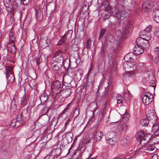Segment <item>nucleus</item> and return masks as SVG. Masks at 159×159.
Wrapping results in <instances>:
<instances>
[{"mask_svg":"<svg viewBox=\"0 0 159 159\" xmlns=\"http://www.w3.org/2000/svg\"><path fill=\"white\" fill-rule=\"evenodd\" d=\"M123 66L124 69L128 72L127 75L129 76L134 77V73L133 70L136 69V65L133 62L125 61L124 62Z\"/></svg>","mask_w":159,"mask_h":159,"instance_id":"f257e3e1","label":"nucleus"},{"mask_svg":"<svg viewBox=\"0 0 159 159\" xmlns=\"http://www.w3.org/2000/svg\"><path fill=\"white\" fill-rule=\"evenodd\" d=\"M5 70L6 78L9 84H11L15 80L13 67L12 66H6Z\"/></svg>","mask_w":159,"mask_h":159,"instance_id":"f03ea898","label":"nucleus"},{"mask_svg":"<svg viewBox=\"0 0 159 159\" xmlns=\"http://www.w3.org/2000/svg\"><path fill=\"white\" fill-rule=\"evenodd\" d=\"M147 39V38H143L141 37L138 38L136 40L137 46H141L143 48L144 50V49L146 50H148L149 47L148 41L149 40Z\"/></svg>","mask_w":159,"mask_h":159,"instance_id":"7ed1b4c3","label":"nucleus"},{"mask_svg":"<svg viewBox=\"0 0 159 159\" xmlns=\"http://www.w3.org/2000/svg\"><path fill=\"white\" fill-rule=\"evenodd\" d=\"M153 97L152 95L150 93H144L141 96L142 100L144 104L147 105L152 101Z\"/></svg>","mask_w":159,"mask_h":159,"instance_id":"20e7f679","label":"nucleus"},{"mask_svg":"<svg viewBox=\"0 0 159 159\" xmlns=\"http://www.w3.org/2000/svg\"><path fill=\"white\" fill-rule=\"evenodd\" d=\"M102 132L100 131H97L94 133L93 137H90L88 140V143H93L95 142L99 141L103 136Z\"/></svg>","mask_w":159,"mask_h":159,"instance_id":"39448f33","label":"nucleus"},{"mask_svg":"<svg viewBox=\"0 0 159 159\" xmlns=\"http://www.w3.org/2000/svg\"><path fill=\"white\" fill-rule=\"evenodd\" d=\"M63 55L64 53L61 50L59 49L54 54V59H52L51 60L61 64L64 60Z\"/></svg>","mask_w":159,"mask_h":159,"instance_id":"423d86ee","label":"nucleus"},{"mask_svg":"<svg viewBox=\"0 0 159 159\" xmlns=\"http://www.w3.org/2000/svg\"><path fill=\"white\" fill-rule=\"evenodd\" d=\"M132 25L129 22H126L124 23L123 27V32L120 35V36H125L127 34L130 32L132 30Z\"/></svg>","mask_w":159,"mask_h":159,"instance_id":"0eeeda50","label":"nucleus"},{"mask_svg":"<svg viewBox=\"0 0 159 159\" xmlns=\"http://www.w3.org/2000/svg\"><path fill=\"white\" fill-rule=\"evenodd\" d=\"M49 63L51 68L53 70L55 71L60 70L62 67L61 63L55 62L53 60H51Z\"/></svg>","mask_w":159,"mask_h":159,"instance_id":"6e6552de","label":"nucleus"},{"mask_svg":"<svg viewBox=\"0 0 159 159\" xmlns=\"http://www.w3.org/2000/svg\"><path fill=\"white\" fill-rule=\"evenodd\" d=\"M39 107L41 106H43L42 109V115H41L40 118V119H42L43 118V116H44V117L45 118V121H47L48 120V116L47 115H46L45 114L48 112V108L47 107H45L43 105L39 104Z\"/></svg>","mask_w":159,"mask_h":159,"instance_id":"1a4fd4ad","label":"nucleus"},{"mask_svg":"<svg viewBox=\"0 0 159 159\" xmlns=\"http://www.w3.org/2000/svg\"><path fill=\"white\" fill-rule=\"evenodd\" d=\"M61 84L60 81L56 80L52 83L51 89L52 91H57L61 87Z\"/></svg>","mask_w":159,"mask_h":159,"instance_id":"9d476101","label":"nucleus"},{"mask_svg":"<svg viewBox=\"0 0 159 159\" xmlns=\"http://www.w3.org/2000/svg\"><path fill=\"white\" fill-rule=\"evenodd\" d=\"M109 63L111 69L115 70L117 67V63L114 57L111 56H109Z\"/></svg>","mask_w":159,"mask_h":159,"instance_id":"9b49d317","label":"nucleus"},{"mask_svg":"<svg viewBox=\"0 0 159 159\" xmlns=\"http://www.w3.org/2000/svg\"><path fill=\"white\" fill-rule=\"evenodd\" d=\"M142 9L145 11H152L151 1L144 2L142 5Z\"/></svg>","mask_w":159,"mask_h":159,"instance_id":"f8f14e48","label":"nucleus"},{"mask_svg":"<svg viewBox=\"0 0 159 159\" xmlns=\"http://www.w3.org/2000/svg\"><path fill=\"white\" fill-rule=\"evenodd\" d=\"M152 11L153 12V14L155 13L157 11H159V2L158 1H151Z\"/></svg>","mask_w":159,"mask_h":159,"instance_id":"ddd939ff","label":"nucleus"},{"mask_svg":"<svg viewBox=\"0 0 159 159\" xmlns=\"http://www.w3.org/2000/svg\"><path fill=\"white\" fill-rule=\"evenodd\" d=\"M102 5L105 7V11L110 13V16H112L114 14L113 10L111 9V6L108 4L107 1H104L102 3Z\"/></svg>","mask_w":159,"mask_h":159,"instance_id":"4468645a","label":"nucleus"},{"mask_svg":"<svg viewBox=\"0 0 159 159\" xmlns=\"http://www.w3.org/2000/svg\"><path fill=\"white\" fill-rule=\"evenodd\" d=\"M125 12L124 11H118L117 12H115V15H112L113 17H116L117 20H122L124 18Z\"/></svg>","mask_w":159,"mask_h":159,"instance_id":"2eb2a0df","label":"nucleus"},{"mask_svg":"<svg viewBox=\"0 0 159 159\" xmlns=\"http://www.w3.org/2000/svg\"><path fill=\"white\" fill-rule=\"evenodd\" d=\"M73 134L70 132L66 133L62 136L63 138L65 139L67 141L68 143L71 142L73 139Z\"/></svg>","mask_w":159,"mask_h":159,"instance_id":"dca6fc26","label":"nucleus"},{"mask_svg":"<svg viewBox=\"0 0 159 159\" xmlns=\"http://www.w3.org/2000/svg\"><path fill=\"white\" fill-rule=\"evenodd\" d=\"M134 54L139 55L143 53L144 51L143 48L141 46H137V44L135 46V47L133 48Z\"/></svg>","mask_w":159,"mask_h":159,"instance_id":"f3484780","label":"nucleus"},{"mask_svg":"<svg viewBox=\"0 0 159 159\" xmlns=\"http://www.w3.org/2000/svg\"><path fill=\"white\" fill-rule=\"evenodd\" d=\"M81 71L80 70H77L76 68L73 75L74 79L76 81H80L81 79Z\"/></svg>","mask_w":159,"mask_h":159,"instance_id":"a211bd4d","label":"nucleus"},{"mask_svg":"<svg viewBox=\"0 0 159 159\" xmlns=\"http://www.w3.org/2000/svg\"><path fill=\"white\" fill-rule=\"evenodd\" d=\"M36 17L38 21H40L43 18V13L39 7L36 9Z\"/></svg>","mask_w":159,"mask_h":159,"instance_id":"6ab92c4d","label":"nucleus"},{"mask_svg":"<svg viewBox=\"0 0 159 159\" xmlns=\"http://www.w3.org/2000/svg\"><path fill=\"white\" fill-rule=\"evenodd\" d=\"M14 43L9 42L7 45V48L8 51L12 53H15L16 51Z\"/></svg>","mask_w":159,"mask_h":159,"instance_id":"aec40b11","label":"nucleus"},{"mask_svg":"<svg viewBox=\"0 0 159 159\" xmlns=\"http://www.w3.org/2000/svg\"><path fill=\"white\" fill-rule=\"evenodd\" d=\"M159 125H158L157 124L155 123L152 127V129L154 132V134L156 136H158L159 135Z\"/></svg>","mask_w":159,"mask_h":159,"instance_id":"412c9836","label":"nucleus"},{"mask_svg":"<svg viewBox=\"0 0 159 159\" xmlns=\"http://www.w3.org/2000/svg\"><path fill=\"white\" fill-rule=\"evenodd\" d=\"M71 93V89H67L64 90L61 92V94L64 98H67L70 96Z\"/></svg>","mask_w":159,"mask_h":159,"instance_id":"4be33fe9","label":"nucleus"},{"mask_svg":"<svg viewBox=\"0 0 159 159\" xmlns=\"http://www.w3.org/2000/svg\"><path fill=\"white\" fill-rule=\"evenodd\" d=\"M61 66L63 65L65 68L66 70L67 68L71 67V63L70 60L68 59H66L65 60H63L61 64Z\"/></svg>","mask_w":159,"mask_h":159,"instance_id":"5701e85b","label":"nucleus"},{"mask_svg":"<svg viewBox=\"0 0 159 159\" xmlns=\"http://www.w3.org/2000/svg\"><path fill=\"white\" fill-rule=\"evenodd\" d=\"M144 135V133L142 131H138L136 135H135V137L137 139H138V141H140L141 143L143 141H141V139H143V136Z\"/></svg>","mask_w":159,"mask_h":159,"instance_id":"b1692460","label":"nucleus"},{"mask_svg":"<svg viewBox=\"0 0 159 159\" xmlns=\"http://www.w3.org/2000/svg\"><path fill=\"white\" fill-rule=\"evenodd\" d=\"M9 42H15L16 41V38L15 34L13 33L12 29H11L9 33Z\"/></svg>","mask_w":159,"mask_h":159,"instance_id":"393cba45","label":"nucleus"},{"mask_svg":"<svg viewBox=\"0 0 159 159\" xmlns=\"http://www.w3.org/2000/svg\"><path fill=\"white\" fill-rule=\"evenodd\" d=\"M152 27L151 25H148L146 29H145L146 31L147 32V37L146 38H147V40H150L151 38L150 33V32L152 30Z\"/></svg>","mask_w":159,"mask_h":159,"instance_id":"a878e982","label":"nucleus"},{"mask_svg":"<svg viewBox=\"0 0 159 159\" xmlns=\"http://www.w3.org/2000/svg\"><path fill=\"white\" fill-rule=\"evenodd\" d=\"M134 56L133 53L130 52L124 57V59L126 61H130L129 60H132L133 57Z\"/></svg>","mask_w":159,"mask_h":159,"instance_id":"bb28decb","label":"nucleus"},{"mask_svg":"<svg viewBox=\"0 0 159 159\" xmlns=\"http://www.w3.org/2000/svg\"><path fill=\"white\" fill-rule=\"evenodd\" d=\"M151 138V135L150 134L148 133L144 135L143 139H141V141L143 142V143H146Z\"/></svg>","mask_w":159,"mask_h":159,"instance_id":"cd10ccee","label":"nucleus"},{"mask_svg":"<svg viewBox=\"0 0 159 159\" xmlns=\"http://www.w3.org/2000/svg\"><path fill=\"white\" fill-rule=\"evenodd\" d=\"M63 80L66 84H69L71 83L72 78L71 76L66 75L63 77Z\"/></svg>","mask_w":159,"mask_h":159,"instance_id":"c85d7f7f","label":"nucleus"},{"mask_svg":"<svg viewBox=\"0 0 159 159\" xmlns=\"http://www.w3.org/2000/svg\"><path fill=\"white\" fill-rule=\"evenodd\" d=\"M152 121L151 120L149 121L148 119H142L140 121V123L143 125L144 126H148V125H149V126H150V124L151 123Z\"/></svg>","mask_w":159,"mask_h":159,"instance_id":"c756f323","label":"nucleus"},{"mask_svg":"<svg viewBox=\"0 0 159 159\" xmlns=\"http://www.w3.org/2000/svg\"><path fill=\"white\" fill-rule=\"evenodd\" d=\"M76 68H72L71 67L69 68L68 69V70H67V74H68L67 75L70 76H72L73 75V72L74 73V72Z\"/></svg>","mask_w":159,"mask_h":159,"instance_id":"7c9ffc66","label":"nucleus"},{"mask_svg":"<svg viewBox=\"0 0 159 159\" xmlns=\"http://www.w3.org/2000/svg\"><path fill=\"white\" fill-rule=\"evenodd\" d=\"M73 32V30H69L67 33L64 35L63 37L65 39H66L68 40L70 39L71 38Z\"/></svg>","mask_w":159,"mask_h":159,"instance_id":"2f4dec72","label":"nucleus"},{"mask_svg":"<svg viewBox=\"0 0 159 159\" xmlns=\"http://www.w3.org/2000/svg\"><path fill=\"white\" fill-rule=\"evenodd\" d=\"M28 101V97L25 96H24L21 98V105H22V106H25L27 104Z\"/></svg>","mask_w":159,"mask_h":159,"instance_id":"473e14b6","label":"nucleus"},{"mask_svg":"<svg viewBox=\"0 0 159 159\" xmlns=\"http://www.w3.org/2000/svg\"><path fill=\"white\" fill-rule=\"evenodd\" d=\"M153 14L154 20L157 23H159V10L157 11Z\"/></svg>","mask_w":159,"mask_h":159,"instance_id":"72a5a7b5","label":"nucleus"},{"mask_svg":"<svg viewBox=\"0 0 159 159\" xmlns=\"http://www.w3.org/2000/svg\"><path fill=\"white\" fill-rule=\"evenodd\" d=\"M40 99L41 102H45L48 99V95L45 93L42 94L40 96Z\"/></svg>","mask_w":159,"mask_h":159,"instance_id":"f704fd0d","label":"nucleus"},{"mask_svg":"<svg viewBox=\"0 0 159 159\" xmlns=\"http://www.w3.org/2000/svg\"><path fill=\"white\" fill-rule=\"evenodd\" d=\"M130 143L129 139H124L121 141V144L123 146L126 147L129 145Z\"/></svg>","mask_w":159,"mask_h":159,"instance_id":"c9c22d12","label":"nucleus"},{"mask_svg":"<svg viewBox=\"0 0 159 159\" xmlns=\"http://www.w3.org/2000/svg\"><path fill=\"white\" fill-rule=\"evenodd\" d=\"M20 115L22 118H26L28 117L29 116V114L28 113L27 109H24Z\"/></svg>","mask_w":159,"mask_h":159,"instance_id":"e433bc0d","label":"nucleus"},{"mask_svg":"<svg viewBox=\"0 0 159 159\" xmlns=\"http://www.w3.org/2000/svg\"><path fill=\"white\" fill-rule=\"evenodd\" d=\"M107 142L111 146H113L115 144L116 141L113 138H109L107 140Z\"/></svg>","mask_w":159,"mask_h":159,"instance_id":"4c0bfd02","label":"nucleus"},{"mask_svg":"<svg viewBox=\"0 0 159 159\" xmlns=\"http://www.w3.org/2000/svg\"><path fill=\"white\" fill-rule=\"evenodd\" d=\"M116 99L117 101L118 104H122V101H123V98L121 95L120 94H118L116 96Z\"/></svg>","mask_w":159,"mask_h":159,"instance_id":"58836bf2","label":"nucleus"},{"mask_svg":"<svg viewBox=\"0 0 159 159\" xmlns=\"http://www.w3.org/2000/svg\"><path fill=\"white\" fill-rule=\"evenodd\" d=\"M106 30L105 28H102L101 30L98 39L99 40H100L101 39L103 36L106 32Z\"/></svg>","mask_w":159,"mask_h":159,"instance_id":"ea45409f","label":"nucleus"},{"mask_svg":"<svg viewBox=\"0 0 159 159\" xmlns=\"http://www.w3.org/2000/svg\"><path fill=\"white\" fill-rule=\"evenodd\" d=\"M147 32L146 31V30H144L140 32L139 35L143 37V38H146V37H147Z\"/></svg>","mask_w":159,"mask_h":159,"instance_id":"a19ab883","label":"nucleus"},{"mask_svg":"<svg viewBox=\"0 0 159 159\" xmlns=\"http://www.w3.org/2000/svg\"><path fill=\"white\" fill-rule=\"evenodd\" d=\"M106 48L103 46L101 48L100 54L102 56H104Z\"/></svg>","mask_w":159,"mask_h":159,"instance_id":"79ce46f5","label":"nucleus"},{"mask_svg":"<svg viewBox=\"0 0 159 159\" xmlns=\"http://www.w3.org/2000/svg\"><path fill=\"white\" fill-rule=\"evenodd\" d=\"M121 130L122 131H126L127 129V125L126 123H124L121 126Z\"/></svg>","mask_w":159,"mask_h":159,"instance_id":"37998d69","label":"nucleus"},{"mask_svg":"<svg viewBox=\"0 0 159 159\" xmlns=\"http://www.w3.org/2000/svg\"><path fill=\"white\" fill-rule=\"evenodd\" d=\"M91 41L90 39H88L86 44V48L87 49H89L91 46Z\"/></svg>","mask_w":159,"mask_h":159,"instance_id":"c03bdc74","label":"nucleus"},{"mask_svg":"<svg viewBox=\"0 0 159 159\" xmlns=\"http://www.w3.org/2000/svg\"><path fill=\"white\" fill-rule=\"evenodd\" d=\"M21 3V0H14L13 2V4H14L15 3L16 7H17L19 5H20Z\"/></svg>","mask_w":159,"mask_h":159,"instance_id":"a18cd8bd","label":"nucleus"},{"mask_svg":"<svg viewBox=\"0 0 159 159\" xmlns=\"http://www.w3.org/2000/svg\"><path fill=\"white\" fill-rule=\"evenodd\" d=\"M66 40V39L63 37L62 39L59 40L58 43V45H60L63 44Z\"/></svg>","mask_w":159,"mask_h":159,"instance_id":"49530a36","label":"nucleus"},{"mask_svg":"<svg viewBox=\"0 0 159 159\" xmlns=\"http://www.w3.org/2000/svg\"><path fill=\"white\" fill-rule=\"evenodd\" d=\"M155 34L156 37L159 38V28L156 29L155 33Z\"/></svg>","mask_w":159,"mask_h":159,"instance_id":"de8ad7c7","label":"nucleus"},{"mask_svg":"<svg viewBox=\"0 0 159 159\" xmlns=\"http://www.w3.org/2000/svg\"><path fill=\"white\" fill-rule=\"evenodd\" d=\"M154 51L158 55H159V46L156 47L154 49Z\"/></svg>","mask_w":159,"mask_h":159,"instance_id":"09e8293b","label":"nucleus"},{"mask_svg":"<svg viewBox=\"0 0 159 159\" xmlns=\"http://www.w3.org/2000/svg\"><path fill=\"white\" fill-rule=\"evenodd\" d=\"M30 2V0H23V3L24 5H26L28 4Z\"/></svg>","mask_w":159,"mask_h":159,"instance_id":"8fccbe9b","label":"nucleus"},{"mask_svg":"<svg viewBox=\"0 0 159 159\" xmlns=\"http://www.w3.org/2000/svg\"><path fill=\"white\" fill-rule=\"evenodd\" d=\"M129 115L128 113H125L123 115V119H125V120H126L125 118H126L127 120H128L129 117Z\"/></svg>","mask_w":159,"mask_h":159,"instance_id":"3c124183","label":"nucleus"},{"mask_svg":"<svg viewBox=\"0 0 159 159\" xmlns=\"http://www.w3.org/2000/svg\"><path fill=\"white\" fill-rule=\"evenodd\" d=\"M22 116H21L20 115H18L16 117V120L17 121H20L22 119Z\"/></svg>","mask_w":159,"mask_h":159,"instance_id":"603ef678","label":"nucleus"},{"mask_svg":"<svg viewBox=\"0 0 159 159\" xmlns=\"http://www.w3.org/2000/svg\"><path fill=\"white\" fill-rule=\"evenodd\" d=\"M155 61L157 64H159V56L156 57L155 58Z\"/></svg>","mask_w":159,"mask_h":159,"instance_id":"864d4df0","label":"nucleus"},{"mask_svg":"<svg viewBox=\"0 0 159 159\" xmlns=\"http://www.w3.org/2000/svg\"><path fill=\"white\" fill-rule=\"evenodd\" d=\"M77 150H72L71 152H72V153H73L72 154L73 155H74L76 154V151Z\"/></svg>","mask_w":159,"mask_h":159,"instance_id":"5fc2aeb1","label":"nucleus"},{"mask_svg":"<svg viewBox=\"0 0 159 159\" xmlns=\"http://www.w3.org/2000/svg\"><path fill=\"white\" fill-rule=\"evenodd\" d=\"M36 61L37 63V64L38 65L40 63V62L39 61V60L37 58L36 59Z\"/></svg>","mask_w":159,"mask_h":159,"instance_id":"6e6d98bb","label":"nucleus"},{"mask_svg":"<svg viewBox=\"0 0 159 159\" xmlns=\"http://www.w3.org/2000/svg\"><path fill=\"white\" fill-rule=\"evenodd\" d=\"M37 85L36 84H34V86H33V88H34V90H36V89H37Z\"/></svg>","mask_w":159,"mask_h":159,"instance_id":"4d7b16f0","label":"nucleus"},{"mask_svg":"<svg viewBox=\"0 0 159 159\" xmlns=\"http://www.w3.org/2000/svg\"><path fill=\"white\" fill-rule=\"evenodd\" d=\"M88 87L87 84H86L84 85L83 86V88H85V89H87V88Z\"/></svg>","mask_w":159,"mask_h":159,"instance_id":"13d9d810","label":"nucleus"},{"mask_svg":"<svg viewBox=\"0 0 159 159\" xmlns=\"http://www.w3.org/2000/svg\"><path fill=\"white\" fill-rule=\"evenodd\" d=\"M34 154L35 155V152H36V151L37 150H39V152H40V151H39V150H36V149H35V150H34Z\"/></svg>","mask_w":159,"mask_h":159,"instance_id":"bf43d9fd","label":"nucleus"},{"mask_svg":"<svg viewBox=\"0 0 159 159\" xmlns=\"http://www.w3.org/2000/svg\"><path fill=\"white\" fill-rule=\"evenodd\" d=\"M132 151V150L130 151V152H131ZM134 154V153H133V154H132L131 152H130V154L129 153H128V154H129V155L130 154L131 156H132Z\"/></svg>","mask_w":159,"mask_h":159,"instance_id":"052dcab7","label":"nucleus"},{"mask_svg":"<svg viewBox=\"0 0 159 159\" xmlns=\"http://www.w3.org/2000/svg\"><path fill=\"white\" fill-rule=\"evenodd\" d=\"M71 104V103H70L69 104L67 105V109L69 108L70 107V105Z\"/></svg>","mask_w":159,"mask_h":159,"instance_id":"680f3d73","label":"nucleus"},{"mask_svg":"<svg viewBox=\"0 0 159 159\" xmlns=\"http://www.w3.org/2000/svg\"><path fill=\"white\" fill-rule=\"evenodd\" d=\"M67 108H66L63 111V113H65L66 112V111L67 110Z\"/></svg>","mask_w":159,"mask_h":159,"instance_id":"e2e57ef3","label":"nucleus"},{"mask_svg":"<svg viewBox=\"0 0 159 159\" xmlns=\"http://www.w3.org/2000/svg\"><path fill=\"white\" fill-rule=\"evenodd\" d=\"M103 117V115L102 114H101V115L100 116V117H99V118H100V120H101Z\"/></svg>","mask_w":159,"mask_h":159,"instance_id":"0e129e2a","label":"nucleus"},{"mask_svg":"<svg viewBox=\"0 0 159 159\" xmlns=\"http://www.w3.org/2000/svg\"><path fill=\"white\" fill-rule=\"evenodd\" d=\"M68 150V152H67V153L66 154V156L67 155H68V154L70 153V150Z\"/></svg>","mask_w":159,"mask_h":159,"instance_id":"69168bd1","label":"nucleus"},{"mask_svg":"<svg viewBox=\"0 0 159 159\" xmlns=\"http://www.w3.org/2000/svg\"><path fill=\"white\" fill-rule=\"evenodd\" d=\"M94 112L93 111V117H94Z\"/></svg>","mask_w":159,"mask_h":159,"instance_id":"338daca9","label":"nucleus"},{"mask_svg":"<svg viewBox=\"0 0 159 159\" xmlns=\"http://www.w3.org/2000/svg\"><path fill=\"white\" fill-rule=\"evenodd\" d=\"M90 159H96V158L95 157H93L91 158Z\"/></svg>","mask_w":159,"mask_h":159,"instance_id":"774afa93","label":"nucleus"}]
</instances>
